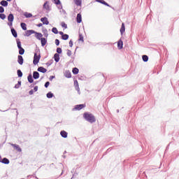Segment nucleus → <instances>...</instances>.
<instances>
[{
  "label": "nucleus",
  "instance_id": "1",
  "mask_svg": "<svg viewBox=\"0 0 179 179\" xmlns=\"http://www.w3.org/2000/svg\"><path fill=\"white\" fill-rule=\"evenodd\" d=\"M83 117L86 121L91 122V124H92V122H96V117L92 113H85Z\"/></svg>",
  "mask_w": 179,
  "mask_h": 179
},
{
  "label": "nucleus",
  "instance_id": "2",
  "mask_svg": "<svg viewBox=\"0 0 179 179\" xmlns=\"http://www.w3.org/2000/svg\"><path fill=\"white\" fill-rule=\"evenodd\" d=\"M41 58V55H40V54L38 55L37 53H35L34 56V61H33L34 65H37V64L40 62Z\"/></svg>",
  "mask_w": 179,
  "mask_h": 179
},
{
  "label": "nucleus",
  "instance_id": "3",
  "mask_svg": "<svg viewBox=\"0 0 179 179\" xmlns=\"http://www.w3.org/2000/svg\"><path fill=\"white\" fill-rule=\"evenodd\" d=\"M41 22H43V24H50V22H48V18H47V17H42Z\"/></svg>",
  "mask_w": 179,
  "mask_h": 179
},
{
  "label": "nucleus",
  "instance_id": "4",
  "mask_svg": "<svg viewBox=\"0 0 179 179\" xmlns=\"http://www.w3.org/2000/svg\"><path fill=\"white\" fill-rule=\"evenodd\" d=\"M85 107H86V105L85 104H80V105H76L75 106V110H82V108H85Z\"/></svg>",
  "mask_w": 179,
  "mask_h": 179
},
{
  "label": "nucleus",
  "instance_id": "5",
  "mask_svg": "<svg viewBox=\"0 0 179 179\" xmlns=\"http://www.w3.org/2000/svg\"><path fill=\"white\" fill-rule=\"evenodd\" d=\"M34 34H35L36 38H37L38 40H41L43 38V34L35 32Z\"/></svg>",
  "mask_w": 179,
  "mask_h": 179
},
{
  "label": "nucleus",
  "instance_id": "6",
  "mask_svg": "<svg viewBox=\"0 0 179 179\" xmlns=\"http://www.w3.org/2000/svg\"><path fill=\"white\" fill-rule=\"evenodd\" d=\"M11 145L13 146V148H14V149H15V150H17L18 152H22V148H20L19 145L11 144Z\"/></svg>",
  "mask_w": 179,
  "mask_h": 179
},
{
  "label": "nucleus",
  "instance_id": "7",
  "mask_svg": "<svg viewBox=\"0 0 179 179\" xmlns=\"http://www.w3.org/2000/svg\"><path fill=\"white\" fill-rule=\"evenodd\" d=\"M34 33H36V31L33 30H28L25 32V36H27V37H29V36H31V34H34Z\"/></svg>",
  "mask_w": 179,
  "mask_h": 179
},
{
  "label": "nucleus",
  "instance_id": "8",
  "mask_svg": "<svg viewBox=\"0 0 179 179\" xmlns=\"http://www.w3.org/2000/svg\"><path fill=\"white\" fill-rule=\"evenodd\" d=\"M74 86L76 87V90H77V92H80V88H79V83H78V81L76 80L74 81Z\"/></svg>",
  "mask_w": 179,
  "mask_h": 179
},
{
  "label": "nucleus",
  "instance_id": "9",
  "mask_svg": "<svg viewBox=\"0 0 179 179\" xmlns=\"http://www.w3.org/2000/svg\"><path fill=\"white\" fill-rule=\"evenodd\" d=\"M77 23H82V14L78 13L76 17Z\"/></svg>",
  "mask_w": 179,
  "mask_h": 179
},
{
  "label": "nucleus",
  "instance_id": "10",
  "mask_svg": "<svg viewBox=\"0 0 179 179\" xmlns=\"http://www.w3.org/2000/svg\"><path fill=\"white\" fill-rule=\"evenodd\" d=\"M17 62L20 65H23V57L22 55H18Z\"/></svg>",
  "mask_w": 179,
  "mask_h": 179
},
{
  "label": "nucleus",
  "instance_id": "11",
  "mask_svg": "<svg viewBox=\"0 0 179 179\" xmlns=\"http://www.w3.org/2000/svg\"><path fill=\"white\" fill-rule=\"evenodd\" d=\"M38 71L41 72L42 73H45V72H47V69H45L43 66H41L38 69Z\"/></svg>",
  "mask_w": 179,
  "mask_h": 179
},
{
  "label": "nucleus",
  "instance_id": "12",
  "mask_svg": "<svg viewBox=\"0 0 179 179\" xmlns=\"http://www.w3.org/2000/svg\"><path fill=\"white\" fill-rule=\"evenodd\" d=\"M33 78L34 79H38V78H40V73H38L37 71H34Z\"/></svg>",
  "mask_w": 179,
  "mask_h": 179
},
{
  "label": "nucleus",
  "instance_id": "13",
  "mask_svg": "<svg viewBox=\"0 0 179 179\" xmlns=\"http://www.w3.org/2000/svg\"><path fill=\"white\" fill-rule=\"evenodd\" d=\"M43 9H45L46 10H50V4H48V1H46L44 4H43Z\"/></svg>",
  "mask_w": 179,
  "mask_h": 179
},
{
  "label": "nucleus",
  "instance_id": "14",
  "mask_svg": "<svg viewBox=\"0 0 179 179\" xmlns=\"http://www.w3.org/2000/svg\"><path fill=\"white\" fill-rule=\"evenodd\" d=\"M122 45H123V42L122 40H120L118 42H117V48L119 50H122Z\"/></svg>",
  "mask_w": 179,
  "mask_h": 179
},
{
  "label": "nucleus",
  "instance_id": "15",
  "mask_svg": "<svg viewBox=\"0 0 179 179\" xmlns=\"http://www.w3.org/2000/svg\"><path fill=\"white\" fill-rule=\"evenodd\" d=\"M64 76L66 78H72V74L71 73V71H66L65 73H64Z\"/></svg>",
  "mask_w": 179,
  "mask_h": 179
},
{
  "label": "nucleus",
  "instance_id": "16",
  "mask_svg": "<svg viewBox=\"0 0 179 179\" xmlns=\"http://www.w3.org/2000/svg\"><path fill=\"white\" fill-rule=\"evenodd\" d=\"M60 135L62 138H68V133L64 130L60 132Z\"/></svg>",
  "mask_w": 179,
  "mask_h": 179
},
{
  "label": "nucleus",
  "instance_id": "17",
  "mask_svg": "<svg viewBox=\"0 0 179 179\" xmlns=\"http://www.w3.org/2000/svg\"><path fill=\"white\" fill-rule=\"evenodd\" d=\"M120 33L121 34H124L125 33V24L122 23V27L120 28Z\"/></svg>",
  "mask_w": 179,
  "mask_h": 179
},
{
  "label": "nucleus",
  "instance_id": "18",
  "mask_svg": "<svg viewBox=\"0 0 179 179\" xmlns=\"http://www.w3.org/2000/svg\"><path fill=\"white\" fill-rule=\"evenodd\" d=\"M14 19H15V17H13V14H9L8 17V22H13Z\"/></svg>",
  "mask_w": 179,
  "mask_h": 179
},
{
  "label": "nucleus",
  "instance_id": "19",
  "mask_svg": "<svg viewBox=\"0 0 179 179\" xmlns=\"http://www.w3.org/2000/svg\"><path fill=\"white\" fill-rule=\"evenodd\" d=\"M41 43L42 47H44V45L47 44V39H45V38H41Z\"/></svg>",
  "mask_w": 179,
  "mask_h": 179
},
{
  "label": "nucleus",
  "instance_id": "20",
  "mask_svg": "<svg viewBox=\"0 0 179 179\" xmlns=\"http://www.w3.org/2000/svg\"><path fill=\"white\" fill-rule=\"evenodd\" d=\"M11 33L13 37H15V38L17 37V32H16V30H15V29L13 28L11 29Z\"/></svg>",
  "mask_w": 179,
  "mask_h": 179
},
{
  "label": "nucleus",
  "instance_id": "21",
  "mask_svg": "<svg viewBox=\"0 0 179 179\" xmlns=\"http://www.w3.org/2000/svg\"><path fill=\"white\" fill-rule=\"evenodd\" d=\"M54 59L56 62H59V55L58 53L55 54Z\"/></svg>",
  "mask_w": 179,
  "mask_h": 179
},
{
  "label": "nucleus",
  "instance_id": "22",
  "mask_svg": "<svg viewBox=\"0 0 179 179\" xmlns=\"http://www.w3.org/2000/svg\"><path fill=\"white\" fill-rule=\"evenodd\" d=\"M74 3L77 6H82V0H74Z\"/></svg>",
  "mask_w": 179,
  "mask_h": 179
},
{
  "label": "nucleus",
  "instance_id": "23",
  "mask_svg": "<svg viewBox=\"0 0 179 179\" xmlns=\"http://www.w3.org/2000/svg\"><path fill=\"white\" fill-rule=\"evenodd\" d=\"M96 2H99L100 3H102L103 5H106V6H110L107 2H106L104 0H96Z\"/></svg>",
  "mask_w": 179,
  "mask_h": 179
},
{
  "label": "nucleus",
  "instance_id": "24",
  "mask_svg": "<svg viewBox=\"0 0 179 179\" xmlns=\"http://www.w3.org/2000/svg\"><path fill=\"white\" fill-rule=\"evenodd\" d=\"M72 72L74 75H78L79 73V69L78 68L75 67L73 69Z\"/></svg>",
  "mask_w": 179,
  "mask_h": 179
},
{
  "label": "nucleus",
  "instance_id": "25",
  "mask_svg": "<svg viewBox=\"0 0 179 179\" xmlns=\"http://www.w3.org/2000/svg\"><path fill=\"white\" fill-rule=\"evenodd\" d=\"M21 27L22 30H27V26L26 25V23L22 22L21 23Z\"/></svg>",
  "mask_w": 179,
  "mask_h": 179
},
{
  "label": "nucleus",
  "instance_id": "26",
  "mask_svg": "<svg viewBox=\"0 0 179 179\" xmlns=\"http://www.w3.org/2000/svg\"><path fill=\"white\" fill-rule=\"evenodd\" d=\"M1 163H3V164H9V159L7 158H3L1 161Z\"/></svg>",
  "mask_w": 179,
  "mask_h": 179
},
{
  "label": "nucleus",
  "instance_id": "27",
  "mask_svg": "<svg viewBox=\"0 0 179 179\" xmlns=\"http://www.w3.org/2000/svg\"><path fill=\"white\" fill-rule=\"evenodd\" d=\"M0 5L2 6H8V1L3 0L1 1Z\"/></svg>",
  "mask_w": 179,
  "mask_h": 179
},
{
  "label": "nucleus",
  "instance_id": "28",
  "mask_svg": "<svg viewBox=\"0 0 179 179\" xmlns=\"http://www.w3.org/2000/svg\"><path fill=\"white\" fill-rule=\"evenodd\" d=\"M78 41H80L81 43H83V42H84V40H83V35H82L81 34H79Z\"/></svg>",
  "mask_w": 179,
  "mask_h": 179
},
{
  "label": "nucleus",
  "instance_id": "29",
  "mask_svg": "<svg viewBox=\"0 0 179 179\" xmlns=\"http://www.w3.org/2000/svg\"><path fill=\"white\" fill-rule=\"evenodd\" d=\"M148 60L149 57H148V55H143V61H144V62H148Z\"/></svg>",
  "mask_w": 179,
  "mask_h": 179
},
{
  "label": "nucleus",
  "instance_id": "30",
  "mask_svg": "<svg viewBox=\"0 0 179 179\" xmlns=\"http://www.w3.org/2000/svg\"><path fill=\"white\" fill-rule=\"evenodd\" d=\"M18 78H22L23 76V73H22V71L17 70V71Z\"/></svg>",
  "mask_w": 179,
  "mask_h": 179
},
{
  "label": "nucleus",
  "instance_id": "31",
  "mask_svg": "<svg viewBox=\"0 0 179 179\" xmlns=\"http://www.w3.org/2000/svg\"><path fill=\"white\" fill-rule=\"evenodd\" d=\"M28 82H29V83H33L34 80L33 76H31V75L28 76Z\"/></svg>",
  "mask_w": 179,
  "mask_h": 179
},
{
  "label": "nucleus",
  "instance_id": "32",
  "mask_svg": "<svg viewBox=\"0 0 179 179\" xmlns=\"http://www.w3.org/2000/svg\"><path fill=\"white\" fill-rule=\"evenodd\" d=\"M47 97L48 99H52V97H54V94H52V92H48L47 94Z\"/></svg>",
  "mask_w": 179,
  "mask_h": 179
},
{
  "label": "nucleus",
  "instance_id": "33",
  "mask_svg": "<svg viewBox=\"0 0 179 179\" xmlns=\"http://www.w3.org/2000/svg\"><path fill=\"white\" fill-rule=\"evenodd\" d=\"M19 50L20 55H23V54H24V49L23 48H20Z\"/></svg>",
  "mask_w": 179,
  "mask_h": 179
},
{
  "label": "nucleus",
  "instance_id": "34",
  "mask_svg": "<svg viewBox=\"0 0 179 179\" xmlns=\"http://www.w3.org/2000/svg\"><path fill=\"white\" fill-rule=\"evenodd\" d=\"M0 19H2V20H5V19H6V15L5 14L1 13Z\"/></svg>",
  "mask_w": 179,
  "mask_h": 179
},
{
  "label": "nucleus",
  "instance_id": "35",
  "mask_svg": "<svg viewBox=\"0 0 179 179\" xmlns=\"http://www.w3.org/2000/svg\"><path fill=\"white\" fill-rule=\"evenodd\" d=\"M62 27H64V29H68V25L64 22H61Z\"/></svg>",
  "mask_w": 179,
  "mask_h": 179
},
{
  "label": "nucleus",
  "instance_id": "36",
  "mask_svg": "<svg viewBox=\"0 0 179 179\" xmlns=\"http://www.w3.org/2000/svg\"><path fill=\"white\" fill-rule=\"evenodd\" d=\"M62 40H68L69 38V36L68 34H64L62 36Z\"/></svg>",
  "mask_w": 179,
  "mask_h": 179
},
{
  "label": "nucleus",
  "instance_id": "37",
  "mask_svg": "<svg viewBox=\"0 0 179 179\" xmlns=\"http://www.w3.org/2000/svg\"><path fill=\"white\" fill-rule=\"evenodd\" d=\"M52 33H54L55 34H58V29L56 27H53L52 29Z\"/></svg>",
  "mask_w": 179,
  "mask_h": 179
},
{
  "label": "nucleus",
  "instance_id": "38",
  "mask_svg": "<svg viewBox=\"0 0 179 179\" xmlns=\"http://www.w3.org/2000/svg\"><path fill=\"white\" fill-rule=\"evenodd\" d=\"M22 85V82L18 81V83L15 85V89H19Z\"/></svg>",
  "mask_w": 179,
  "mask_h": 179
},
{
  "label": "nucleus",
  "instance_id": "39",
  "mask_svg": "<svg viewBox=\"0 0 179 179\" xmlns=\"http://www.w3.org/2000/svg\"><path fill=\"white\" fill-rule=\"evenodd\" d=\"M24 16L25 17H31L33 15L31 13H25Z\"/></svg>",
  "mask_w": 179,
  "mask_h": 179
},
{
  "label": "nucleus",
  "instance_id": "40",
  "mask_svg": "<svg viewBox=\"0 0 179 179\" xmlns=\"http://www.w3.org/2000/svg\"><path fill=\"white\" fill-rule=\"evenodd\" d=\"M62 52V49H61L60 48H57V54H61Z\"/></svg>",
  "mask_w": 179,
  "mask_h": 179
},
{
  "label": "nucleus",
  "instance_id": "41",
  "mask_svg": "<svg viewBox=\"0 0 179 179\" xmlns=\"http://www.w3.org/2000/svg\"><path fill=\"white\" fill-rule=\"evenodd\" d=\"M17 45L19 49L22 48V43H20V41L17 42Z\"/></svg>",
  "mask_w": 179,
  "mask_h": 179
},
{
  "label": "nucleus",
  "instance_id": "42",
  "mask_svg": "<svg viewBox=\"0 0 179 179\" xmlns=\"http://www.w3.org/2000/svg\"><path fill=\"white\" fill-rule=\"evenodd\" d=\"M67 55L68 57H71V55H72V51H71V50H67Z\"/></svg>",
  "mask_w": 179,
  "mask_h": 179
},
{
  "label": "nucleus",
  "instance_id": "43",
  "mask_svg": "<svg viewBox=\"0 0 179 179\" xmlns=\"http://www.w3.org/2000/svg\"><path fill=\"white\" fill-rule=\"evenodd\" d=\"M5 12V8L3 7L0 6V13H3Z\"/></svg>",
  "mask_w": 179,
  "mask_h": 179
},
{
  "label": "nucleus",
  "instance_id": "44",
  "mask_svg": "<svg viewBox=\"0 0 179 179\" xmlns=\"http://www.w3.org/2000/svg\"><path fill=\"white\" fill-rule=\"evenodd\" d=\"M55 44H56V45H59V40L56 39L55 40Z\"/></svg>",
  "mask_w": 179,
  "mask_h": 179
},
{
  "label": "nucleus",
  "instance_id": "45",
  "mask_svg": "<svg viewBox=\"0 0 179 179\" xmlns=\"http://www.w3.org/2000/svg\"><path fill=\"white\" fill-rule=\"evenodd\" d=\"M48 86H50V82H46L45 84V87H48Z\"/></svg>",
  "mask_w": 179,
  "mask_h": 179
},
{
  "label": "nucleus",
  "instance_id": "46",
  "mask_svg": "<svg viewBox=\"0 0 179 179\" xmlns=\"http://www.w3.org/2000/svg\"><path fill=\"white\" fill-rule=\"evenodd\" d=\"M55 2L56 3V5H59V3H61V2L59 1V0H55Z\"/></svg>",
  "mask_w": 179,
  "mask_h": 179
},
{
  "label": "nucleus",
  "instance_id": "47",
  "mask_svg": "<svg viewBox=\"0 0 179 179\" xmlns=\"http://www.w3.org/2000/svg\"><path fill=\"white\" fill-rule=\"evenodd\" d=\"M34 92H37V90H38V86H35L34 88Z\"/></svg>",
  "mask_w": 179,
  "mask_h": 179
},
{
  "label": "nucleus",
  "instance_id": "48",
  "mask_svg": "<svg viewBox=\"0 0 179 179\" xmlns=\"http://www.w3.org/2000/svg\"><path fill=\"white\" fill-rule=\"evenodd\" d=\"M33 93H34V90H31L29 91V94L30 95L33 94Z\"/></svg>",
  "mask_w": 179,
  "mask_h": 179
},
{
  "label": "nucleus",
  "instance_id": "49",
  "mask_svg": "<svg viewBox=\"0 0 179 179\" xmlns=\"http://www.w3.org/2000/svg\"><path fill=\"white\" fill-rule=\"evenodd\" d=\"M69 45L70 47H72V45H73V43L72 42V41H69Z\"/></svg>",
  "mask_w": 179,
  "mask_h": 179
},
{
  "label": "nucleus",
  "instance_id": "50",
  "mask_svg": "<svg viewBox=\"0 0 179 179\" xmlns=\"http://www.w3.org/2000/svg\"><path fill=\"white\" fill-rule=\"evenodd\" d=\"M41 26H43L42 23H39L37 24V27H41Z\"/></svg>",
  "mask_w": 179,
  "mask_h": 179
},
{
  "label": "nucleus",
  "instance_id": "51",
  "mask_svg": "<svg viewBox=\"0 0 179 179\" xmlns=\"http://www.w3.org/2000/svg\"><path fill=\"white\" fill-rule=\"evenodd\" d=\"M59 34H60L61 36H62V37L63 36V35H64V32H62V31H59Z\"/></svg>",
  "mask_w": 179,
  "mask_h": 179
},
{
  "label": "nucleus",
  "instance_id": "52",
  "mask_svg": "<svg viewBox=\"0 0 179 179\" xmlns=\"http://www.w3.org/2000/svg\"><path fill=\"white\" fill-rule=\"evenodd\" d=\"M54 79V76H51L50 77V80H52Z\"/></svg>",
  "mask_w": 179,
  "mask_h": 179
},
{
  "label": "nucleus",
  "instance_id": "53",
  "mask_svg": "<svg viewBox=\"0 0 179 179\" xmlns=\"http://www.w3.org/2000/svg\"><path fill=\"white\" fill-rule=\"evenodd\" d=\"M9 26H12L13 23L12 22H10V24H8Z\"/></svg>",
  "mask_w": 179,
  "mask_h": 179
},
{
  "label": "nucleus",
  "instance_id": "54",
  "mask_svg": "<svg viewBox=\"0 0 179 179\" xmlns=\"http://www.w3.org/2000/svg\"><path fill=\"white\" fill-rule=\"evenodd\" d=\"M8 2H10V1H12V0H7Z\"/></svg>",
  "mask_w": 179,
  "mask_h": 179
},
{
  "label": "nucleus",
  "instance_id": "55",
  "mask_svg": "<svg viewBox=\"0 0 179 179\" xmlns=\"http://www.w3.org/2000/svg\"><path fill=\"white\" fill-rule=\"evenodd\" d=\"M0 162H1V156H0Z\"/></svg>",
  "mask_w": 179,
  "mask_h": 179
}]
</instances>
